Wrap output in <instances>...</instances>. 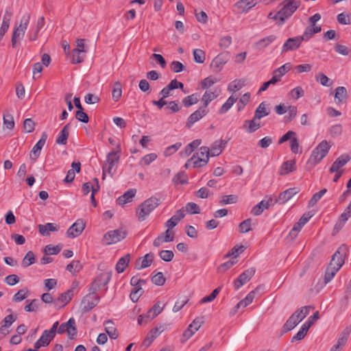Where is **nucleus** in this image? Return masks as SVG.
<instances>
[{
    "mask_svg": "<svg viewBox=\"0 0 351 351\" xmlns=\"http://www.w3.org/2000/svg\"><path fill=\"white\" fill-rule=\"evenodd\" d=\"M161 203L159 198L152 196L142 202L136 208V213L139 221H143Z\"/></svg>",
    "mask_w": 351,
    "mask_h": 351,
    "instance_id": "4",
    "label": "nucleus"
},
{
    "mask_svg": "<svg viewBox=\"0 0 351 351\" xmlns=\"http://www.w3.org/2000/svg\"><path fill=\"white\" fill-rule=\"evenodd\" d=\"M122 95V86L119 82H116L114 84L113 89L112 91V97L114 101H118Z\"/></svg>",
    "mask_w": 351,
    "mask_h": 351,
    "instance_id": "42",
    "label": "nucleus"
},
{
    "mask_svg": "<svg viewBox=\"0 0 351 351\" xmlns=\"http://www.w3.org/2000/svg\"><path fill=\"white\" fill-rule=\"evenodd\" d=\"M193 59L197 63H204L206 59L205 52L199 49L193 50Z\"/></svg>",
    "mask_w": 351,
    "mask_h": 351,
    "instance_id": "51",
    "label": "nucleus"
},
{
    "mask_svg": "<svg viewBox=\"0 0 351 351\" xmlns=\"http://www.w3.org/2000/svg\"><path fill=\"white\" fill-rule=\"evenodd\" d=\"M315 78L322 86H330L332 84V80L323 73H319Z\"/></svg>",
    "mask_w": 351,
    "mask_h": 351,
    "instance_id": "50",
    "label": "nucleus"
},
{
    "mask_svg": "<svg viewBox=\"0 0 351 351\" xmlns=\"http://www.w3.org/2000/svg\"><path fill=\"white\" fill-rule=\"evenodd\" d=\"M36 262V258L34 253L32 251H29L22 260V266L27 267Z\"/></svg>",
    "mask_w": 351,
    "mask_h": 351,
    "instance_id": "43",
    "label": "nucleus"
},
{
    "mask_svg": "<svg viewBox=\"0 0 351 351\" xmlns=\"http://www.w3.org/2000/svg\"><path fill=\"white\" fill-rule=\"evenodd\" d=\"M299 193V189L296 187L289 188L281 192L276 200V203L283 204L288 202L294 195Z\"/></svg>",
    "mask_w": 351,
    "mask_h": 351,
    "instance_id": "18",
    "label": "nucleus"
},
{
    "mask_svg": "<svg viewBox=\"0 0 351 351\" xmlns=\"http://www.w3.org/2000/svg\"><path fill=\"white\" fill-rule=\"evenodd\" d=\"M208 112V110L207 109L200 107L198 110H195L188 117L186 122V127L191 128L195 123L206 116Z\"/></svg>",
    "mask_w": 351,
    "mask_h": 351,
    "instance_id": "14",
    "label": "nucleus"
},
{
    "mask_svg": "<svg viewBox=\"0 0 351 351\" xmlns=\"http://www.w3.org/2000/svg\"><path fill=\"white\" fill-rule=\"evenodd\" d=\"M204 317H197L195 318L193 322L188 326L189 328H191L192 330H194V332L197 331L199 328L202 326V325L204 324Z\"/></svg>",
    "mask_w": 351,
    "mask_h": 351,
    "instance_id": "63",
    "label": "nucleus"
},
{
    "mask_svg": "<svg viewBox=\"0 0 351 351\" xmlns=\"http://www.w3.org/2000/svg\"><path fill=\"white\" fill-rule=\"evenodd\" d=\"M58 230L56 224L52 223H47L44 225H38V232L43 236H49V232H55Z\"/></svg>",
    "mask_w": 351,
    "mask_h": 351,
    "instance_id": "34",
    "label": "nucleus"
},
{
    "mask_svg": "<svg viewBox=\"0 0 351 351\" xmlns=\"http://www.w3.org/2000/svg\"><path fill=\"white\" fill-rule=\"evenodd\" d=\"M198 95L197 93L185 97L182 99V104L186 108H189L198 102Z\"/></svg>",
    "mask_w": 351,
    "mask_h": 351,
    "instance_id": "44",
    "label": "nucleus"
},
{
    "mask_svg": "<svg viewBox=\"0 0 351 351\" xmlns=\"http://www.w3.org/2000/svg\"><path fill=\"white\" fill-rule=\"evenodd\" d=\"M71 127V123H69L64 126L62 130L59 133L56 142L58 145H66L67 143V139L69 135V129Z\"/></svg>",
    "mask_w": 351,
    "mask_h": 351,
    "instance_id": "27",
    "label": "nucleus"
},
{
    "mask_svg": "<svg viewBox=\"0 0 351 351\" xmlns=\"http://www.w3.org/2000/svg\"><path fill=\"white\" fill-rule=\"evenodd\" d=\"M291 69V65L290 63H286L279 68L275 69L273 71V76L270 79L271 80H274V84H276L277 82L281 80V77L285 75L290 69Z\"/></svg>",
    "mask_w": 351,
    "mask_h": 351,
    "instance_id": "20",
    "label": "nucleus"
},
{
    "mask_svg": "<svg viewBox=\"0 0 351 351\" xmlns=\"http://www.w3.org/2000/svg\"><path fill=\"white\" fill-rule=\"evenodd\" d=\"M245 85L244 80H235L228 84V90L230 93H234L240 90Z\"/></svg>",
    "mask_w": 351,
    "mask_h": 351,
    "instance_id": "39",
    "label": "nucleus"
},
{
    "mask_svg": "<svg viewBox=\"0 0 351 351\" xmlns=\"http://www.w3.org/2000/svg\"><path fill=\"white\" fill-rule=\"evenodd\" d=\"M348 252L346 245L342 244L332 256V259L326 268L324 275V282L327 284L335 276L344 263L345 258Z\"/></svg>",
    "mask_w": 351,
    "mask_h": 351,
    "instance_id": "1",
    "label": "nucleus"
},
{
    "mask_svg": "<svg viewBox=\"0 0 351 351\" xmlns=\"http://www.w3.org/2000/svg\"><path fill=\"white\" fill-rule=\"evenodd\" d=\"M313 322L311 320H307L306 322H304L301 326L300 330L297 332V334L292 337L291 342L300 341L303 339L306 335L308 330H309Z\"/></svg>",
    "mask_w": 351,
    "mask_h": 351,
    "instance_id": "23",
    "label": "nucleus"
},
{
    "mask_svg": "<svg viewBox=\"0 0 351 351\" xmlns=\"http://www.w3.org/2000/svg\"><path fill=\"white\" fill-rule=\"evenodd\" d=\"M269 114V112L267 110L265 102H262L256 109L254 116L255 119H261V118L267 116Z\"/></svg>",
    "mask_w": 351,
    "mask_h": 351,
    "instance_id": "41",
    "label": "nucleus"
},
{
    "mask_svg": "<svg viewBox=\"0 0 351 351\" xmlns=\"http://www.w3.org/2000/svg\"><path fill=\"white\" fill-rule=\"evenodd\" d=\"M17 319V316L16 315H8L4 317L2 320L3 328H9Z\"/></svg>",
    "mask_w": 351,
    "mask_h": 351,
    "instance_id": "56",
    "label": "nucleus"
},
{
    "mask_svg": "<svg viewBox=\"0 0 351 351\" xmlns=\"http://www.w3.org/2000/svg\"><path fill=\"white\" fill-rule=\"evenodd\" d=\"M181 146H182V143L180 142H178L172 145L169 146L165 150L164 155L165 156H169L172 155L173 153L177 152L180 148Z\"/></svg>",
    "mask_w": 351,
    "mask_h": 351,
    "instance_id": "62",
    "label": "nucleus"
},
{
    "mask_svg": "<svg viewBox=\"0 0 351 351\" xmlns=\"http://www.w3.org/2000/svg\"><path fill=\"white\" fill-rule=\"evenodd\" d=\"M111 273H102L97 276L90 285L88 291L96 292L106 286L111 279Z\"/></svg>",
    "mask_w": 351,
    "mask_h": 351,
    "instance_id": "8",
    "label": "nucleus"
},
{
    "mask_svg": "<svg viewBox=\"0 0 351 351\" xmlns=\"http://www.w3.org/2000/svg\"><path fill=\"white\" fill-rule=\"evenodd\" d=\"M121 157V145H117V149L112 150L107 155L106 163L103 166V179L105 178V171H108L111 176L113 175L112 169L115 163H117Z\"/></svg>",
    "mask_w": 351,
    "mask_h": 351,
    "instance_id": "6",
    "label": "nucleus"
},
{
    "mask_svg": "<svg viewBox=\"0 0 351 351\" xmlns=\"http://www.w3.org/2000/svg\"><path fill=\"white\" fill-rule=\"evenodd\" d=\"M276 38V36L275 35H269L267 37H265L259 40H258L255 43V46L256 49L261 50L264 48L267 47L268 45H269L271 43H273Z\"/></svg>",
    "mask_w": 351,
    "mask_h": 351,
    "instance_id": "36",
    "label": "nucleus"
},
{
    "mask_svg": "<svg viewBox=\"0 0 351 351\" xmlns=\"http://www.w3.org/2000/svg\"><path fill=\"white\" fill-rule=\"evenodd\" d=\"M327 192L326 189H323L319 192L315 193L311 199L308 201V207L314 206L317 202L323 197V195Z\"/></svg>",
    "mask_w": 351,
    "mask_h": 351,
    "instance_id": "47",
    "label": "nucleus"
},
{
    "mask_svg": "<svg viewBox=\"0 0 351 351\" xmlns=\"http://www.w3.org/2000/svg\"><path fill=\"white\" fill-rule=\"evenodd\" d=\"M29 20L30 15L29 14L23 15L19 25L14 28L11 39L12 48H16L18 43L24 37Z\"/></svg>",
    "mask_w": 351,
    "mask_h": 351,
    "instance_id": "5",
    "label": "nucleus"
},
{
    "mask_svg": "<svg viewBox=\"0 0 351 351\" xmlns=\"http://www.w3.org/2000/svg\"><path fill=\"white\" fill-rule=\"evenodd\" d=\"M258 119H255V116H254L253 119L251 120H246L244 121L243 128L245 129L246 132L248 133H253L259 128H261V125L260 122H257Z\"/></svg>",
    "mask_w": 351,
    "mask_h": 351,
    "instance_id": "25",
    "label": "nucleus"
},
{
    "mask_svg": "<svg viewBox=\"0 0 351 351\" xmlns=\"http://www.w3.org/2000/svg\"><path fill=\"white\" fill-rule=\"evenodd\" d=\"M288 111V113H289V115L288 116H285V122H291L295 117H296V114H297V108L294 106H289L287 107V110Z\"/></svg>",
    "mask_w": 351,
    "mask_h": 351,
    "instance_id": "57",
    "label": "nucleus"
},
{
    "mask_svg": "<svg viewBox=\"0 0 351 351\" xmlns=\"http://www.w3.org/2000/svg\"><path fill=\"white\" fill-rule=\"evenodd\" d=\"M130 261V254H127L120 258L116 265V271L117 273L121 274L124 271L125 269L128 266Z\"/></svg>",
    "mask_w": 351,
    "mask_h": 351,
    "instance_id": "33",
    "label": "nucleus"
},
{
    "mask_svg": "<svg viewBox=\"0 0 351 351\" xmlns=\"http://www.w3.org/2000/svg\"><path fill=\"white\" fill-rule=\"evenodd\" d=\"M202 143L200 139H196L193 141L191 143L188 144L184 150L180 152V155L182 158H186L190 156L194 149L198 147Z\"/></svg>",
    "mask_w": 351,
    "mask_h": 351,
    "instance_id": "26",
    "label": "nucleus"
},
{
    "mask_svg": "<svg viewBox=\"0 0 351 351\" xmlns=\"http://www.w3.org/2000/svg\"><path fill=\"white\" fill-rule=\"evenodd\" d=\"M218 96L214 92L206 91L202 96V101L204 102L203 108L206 109L208 104Z\"/></svg>",
    "mask_w": 351,
    "mask_h": 351,
    "instance_id": "46",
    "label": "nucleus"
},
{
    "mask_svg": "<svg viewBox=\"0 0 351 351\" xmlns=\"http://www.w3.org/2000/svg\"><path fill=\"white\" fill-rule=\"evenodd\" d=\"M126 237V233L120 230H111L104 234V239L107 245L116 243Z\"/></svg>",
    "mask_w": 351,
    "mask_h": 351,
    "instance_id": "12",
    "label": "nucleus"
},
{
    "mask_svg": "<svg viewBox=\"0 0 351 351\" xmlns=\"http://www.w3.org/2000/svg\"><path fill=\"white\" fill-rule=\"evenodd\" d=\"M295 317L296 315L293 313L284 324L283 330L285 332L291 330L300 323Z\"/></svg>",
    "mask_w": 351,
    "mask_h": 351,
    "instance_id": "37",
    "label": "nucleus"
},
{
    "mask_svg": "<svg viewBox=\"0 0 351 351\" xmlns=\"http://www.w3.org/2000/svg\"><path fill=\"white\" fill-rule=\"evenodd\" d=\"M337 21L342 25L351 24V16L349 14L340 13L337 16Z\"/></svg>",
    "mask_w": 351,
    "mask_h": 351,
    "instance_id": "64",
    "label": "nucleus"
},
{
    "mask_svg": "<svg viewBox=\"0 0 351 351\" xmlns=\"http://www.w3.org/2000/svg\"><path fill=\"white\" fill-rule=\"evenodd\" d=\"M75 324V320L74 318H70L68 322L65 323H62L58 329V334H62L65 332H67L69 327H72L73 325Z\"/></svg>",
    "mask_w": 351,
    "mask_h": 351,
    "instance_id": "53",
    "label": "nucleus"
},
{
    "mask_svg": "<svg viewBox=\"0 0 351 351\" xmlns=\"http://www.w3.org/2000/svg\"><path fill=\"white\" fill-rule=\"evenodd\" d=\"M269 205V201L262 200L252 208L251 213L254 216H258L263 213L264 209H267Z\"/></svg>",
    "mask_w": 351,
    "mask_h": 351,
    "instance_id": "35",
    "label": "nucleus"
},
{
    "mask_svg": "<svg viewBox=\"0 0 351 351\" xmlns=\"http://www.w3.org/2000/svg\"><path fill=\"white\" fill-rule=\"evenodd\" d=\"M237 101V98L230 96L219 110V114H223L228 112Z\"/></svg>",
    "mask_w": 351,
    "mask_h": 351,
    "instance_id": "45",
    "label": "nucleus"
},
{
    "mask_svg": "<svg viewBox=\"0 0 351 351\" xmlns=\"http://www.w3.org/2000/svg\"><path fill=\"white\" fill-rule=\"evenodd\" d=\"M3 124L9 130H12L14 127V121L12 115L10 114H3Z\"/></svg>",
    "mask_w": 351,
    "mask_h": 351,
    "instance_id": "61",
    "label": "nucleus"
},
{
    "mask_svg": "<svg viewBox=\"0 0 351 351\" xmlns=\"http://www.w3.org/2000/svg\"><path fill=\"white\" fill-rule=\"evenodd\" d=\"M295 161L289 160L284 162L280 169L279 173L282 176L287 175L289 173L295 170Z\"/></svg>",
    "mask_w": 351,
    "mask_h": 351,
    "instance_id": "30",
    "label": "nucleus"
},
{
    "mask_svg": "<svg viewBox=\"0 0 351 351\" xmlns=\"http://www.w3.org/2000/svg\"><path fill=\"white\" fill-rule=\"evenodd\" d=\"M160 258L165 262H170L174 257V254L171 250H161L159 252Z\"/></svg>",
    "mask_w": 351,
    "mask_h": 351,
    "instance_id": "58",
    "label": "nucleus"
},
{
    "mask_svg": "<svg viewBox=\"0 0 351 351\" xmlns=\"http://www.w3.org/2000/svg\"><path fill=\"white\" fill-rule=\"evenodd\" d=\"M348 97V91L344 86H338L336 88L335 99L337 104L346 102Z\"/></svg>",
    "mask_w": 351,
    "mask_h": 351,
    "instance_id": "28",
    "label": "nucleus"
},
{
    "mask_svg": "<svg viewBox=\"0 0 351 351\" xmlns=\"http://www.w3.org/2000/svg\"><path fill=\"white\" fill-rule=\"evenodd\" d=\"M154 261L152 254H147L144 256L138 258L135 263L136 269H142L149 267Z\"/></svg>",
    "mask_w": 351,
    "mask_h": 351,
    "instance_id": "21",
    "label": "nucleus"
},
{
    "mask_svg": "<svg viewBox=\"0 0 351 351\" xmlns=\"http://www.w3.org/2000/svg\"><path fill=\"white\" fill-rule=\"evenodd\" d=\"M85 228L83 219H77L66 231L69 237L75 238L80 236Z\"/></svg>",
    "mask_w": 351,
    "mask_h": 351,
    "instance_id": "13",
    "label": "nucleus"
},
{
    "mask_svg": "<svg viewBox=\"0 0 351 351\" xmlns=\"http://www.w3.org/2000/svg\"><path fill=\"white\" fill-rule=\"evenodd\" d=\"M227 143L228 141L222 139L215 141L212 145L211 149H210V156L214 157L219 156L221 153L222 149L226 147Z\"/></svg>",
    "mask_w": 351,
    "mask_h": 351,
    "instance_id": "24",
    "label": "nucleus"
},
{
    "mask_svg": "<svg viewBox=\"0 0 351 351\" xmlns=\"http://www.w3.org/2000/svg\"><path fill=\"white\" fill-rule=\"evenodd\" d=\"M136 189H131L128 190L126 192L123 193V195H121L117 199V203L119 205H124L132 201V198L134 197L136 194Z\"/></svg>",
    "mask_w": 351,
    "mask_h": 351,
    "instance_id": "32",
    "label": "nucleus"
},
{
    "mask_svg": "<svg viewBox=\"0 0 351 351\" xmlns=\"http://www.w3.org/2000/svg\"><path fill=\"white\" fill-rule=\"evenodd\" d=\"M60 250L61 247L59 245H47L45 247L44 252L47 255H55L58 254Z\"/></svg>",
    "mask_w": 351,
    "mask_h": 351,
    "instance_id": "60",
    "label": "nucleus"
},
{
    "mask_svg": "<svg viewBox=\"0 0 351 351\" xmlns=\"http://www.w3.org/2000/svg\"><path fill=\"white\" fill-rule=\"evenodd\" d=\"M312 307L311 306H305L295 311L293 314L296 315V318L300 322L309 313V311Z\"/></svg>",
    "mask_w": 351,
    "mask_h": 351,
    "instance_id": "40",
    "label": "nucleus"
},
{
    "mask_svg": "<svg viewBox=\"0 0 351 351\" xmlns=\"http://www.w3.org/2000/svg\"><path fill=\"white\" fill-rule=\"evenodd\" d=\"M282 8L278 11L280 15V22H277L278 26H282L300 7V0H283L281 3Z\"/></svg>",
    "mask_w": 351,
    "mask_h": 351,
    "instance_id": "3",
    "label": "nucleus"
},
{
    "mask_svg": "<svg viewBox=\"0 0 351 351\" xmlns=\"http://www.w3.org/2000/svg\"><path fill=\"white\" fill-rule=\"evenodd\" d=\"M330 145L327 141L324 140L313 150L310 158L306 164V169L311 171L328 154Z\"/></svg>",
    "mask_w": 351,
    "mask_h": 351,
    "instance_id": "2",
    "label": "nucleus"
},
{
    "mask_svg": "<svg viewBox=\"0 0 351 351\" xmlns=\"http://www.w3.org/2000/svg\"><path fill=\"white\" fill-rule=\"evenodd\" d=\"M256 3L254 0H240L235 3V6L240 10L241 12H247L250 9L254 7Z\"/></svg>",
    "mask_w": 351,
    "mask_h": 351,
    "instance_id": "31",
    "label": "nucleus"
},
{
    "mask_svg": "<svg viewBox=\"0 0 351 351\" xmlns=\"http://www.w3.org/2000/svg\"><path fill=\"white\" fill-rule=\"evenodd\" d=\"M221 289V287H219L216 288L215 289H214L209 295L204 297L200 300V303L204 304V303L210 302H212L213 300H214L216 298L217 295L220 292Z\"/></svg>",
    "mask_w": 351,
    "mask_h": 351,
    "instance_id": "54",
    "label": "nucleus"
},
{
    "mask_svg": "<svg viewBox=\"0 0 351 351\" xmlns=\"http://www.w3.org/2000/svg\"><path fill=\"white\" fill-rule=\"evenodd\" d=\"M237 200L238 197L235 195H223L221 197V199L219 200V204L221 205L235 204L237 203Z\"/></svg>",
    "mask_w": 351,
    "mask_h": 351,
    "instance_id": "49",
    "label": "nucleus"
},
{
    "mask_svg": "<svg viewBox=\"0 0 351 351\" xmlns=\"http://www.w3.org/2000/svg\"><path fill=\"white\" fill-rule=\"evenodd\" d=\"M152 281L157 286H162L165 284L166 278L162 272H158L152 278Z\"/></svg>",
    "mask_w": 351,
    "mask_h": 351,
    "instance_id": "59",
    "label": "nucleus"
},
{
    "mask_svg": "<svg viewBox=\"0 0 351 351\" xmlns=\"http://www.w3.org/2000/svg\"><path fill=\"white\" fill-rule=\"evenodd\" d=\"M350 158L347 154H343L340 156L337 160L332 163L330 167L329 171L330 173H335L339 171V169L343 167L349 160Z\"/></svg>",
    "mask_w": 351,
    "mask_h": 351,
    "instance_id": "22",
    "label": "nucleus"
},
{
    "mask_svg": "<svg viewBox=\"0 0 351 351\" xmlns=\"http://www.w3.org/2000/svg\"><path fill=\"white\" fill-rule=\"evenodd\" d=\"M100 300V297L96 294V292L88 291L82 300V310L84 312H89L97 305Z\"/></svg>",
    "mask_w": 351,
    "mask_h": 351,
    "instance_id": "7",
    "label": "nucleus"
},
{
    "mask_svg": "<svg viewBox=\"0 0 351 351\" xmlns=\"http://www.w3.org/2000/svg\"><path fill=\"white\" fill-rule=\"evenodd\" d=\"M351 332V325L346 327L341 332L337 343L332 347L330 351H339V348L346 345Z\"/></svg>",
    "mask_w": 351,
    "mask_h": 351,
    "instance_id": "16",
    "label": "nucleus"
},
{
    "mask_svg": "<svg viewBox=\"0 0 351 351\" xmlns=\"http://www.w3.org/2000/svg\"><path fill=\"white\" fill-rule=\"evenodd\" d=\"M47 139V134L45 132L42 133L41 137L39 141L36 143V144L33 147L30 157L32 159L36 160L38 157L40 156V151L43 146L45 145L46 141Z\"/></svg>",
    "mask_w": 351,
    "mask_h": 351,
    "instance_id": "17",
    "label": "nucleus"
},
{
    "mask_svg": "<svg viewBox=\"0 0 351 351\" xmlns=\"http://www.w3.org/2000/svg\"><path fill=\"white\" fill-rule=\"evenodd\" d=\"M185 210L190 214H198L200 213L199 206L194 202H189L186 204Z\"/></svg>",
    "mask_w": 351,
    "mask_h": 351,
    "instance_id": "55",
    "label": "nucleus"
},
{
    "mask_svg": "<svg viewBox=\"0 0 351 351\" xmlns=\"http://www.w3.org/2000/svg\"><path fill=\"white\" fill-rule=\"evenodd\" d=\"M195 155L196 156V158L194 162V166L204 167L208 163L209 157L210 156V149L206 146H202Z\"/></svg>",
    "mask_w": 351,
    "mask_h": 351,
    "instance_id": "11",
    "label": "nucleus"
},
{
    "mask_svg": "<svg viewBox=\"0 0 351 351\" xmlns=\"http://www.w3.org/2000/svg\"><path fill=\"white\" fill-rule=\"evenodd\" d=\"M229 59L230 53L228 51L220 53L211 62V69L215 73L221 71Z\"/></svg>",
    "mask_w": 351,
    "mask_h": 351,
    "instance_id": "9",
    "label": "nucleus"
},
{
    "mask_svg": "<svg viewBox=\"0 0 351 351\" xmlns=\"http://www.w3.org/2000/svg\"><path fill=\"white\" fill-rule=\"evenodd\" d=\"M85 52L84 49H74L72 51L71 62L73 64H79L84 60V55L82 54Z\"/></svg>",
    "mask_w": 351,
    "mask_h": 351,
    "instance_id": "38",
    "label": "nucleus"
},
{
    "mask_svg": "<svg viewBox=\"0 0 351 351\" xmlns=\"http://www.w3.org/2000/svg\"><path fill=\"white\" fill-rule=\"evenodd\" d=\"M252 226V219H247L242 222H241L239 225V232L241 233H247L251 230Z\"/></svg>",
    "mask_w": 351,
    "mask_h": 351,
    "instance_id": "52",
    "label": "nucleus"
},
{
    "mask_svg": "<svg viewBox=\"0 0 351 351\" xmlns=\"http://www.w3.org/2000/svg\"><path fill=\"white\" fill-rule=\"evenodd\" d=\"M256 269L254 267L249 268L241 273L239 277L234 280L233 284L236 290H238L243 285L246 284L255 274Z\"/></svg>",
    "mask_w": 351,
    "mask_h": 351,
    "instance_id": "10",
    "label": "nucleus"
},
{
    "mask_svg": "<svg viewBox=\"0 0 351 351\" xmlns=\"http://www.w3.org/2000/svg\"><path fill=\"white\" fill-rule=\"evenodd\" d=\"M302 42L299 36L288 38L282 45V53L298 49L300 47Z\"/></svg>",
    "mask_w": 351,
    "mask_h": 351,
    "instance_id": "15",
    "label": "nucleus"
},
{
    "mask_svg": "<svg viewBox=\"0 0 351 351\" xmlns=\"http://www.w3.org/2000/svg\"><path fill=\"white\" fill-rule=\"evenodd\" d=\"M104 325L105 326V331L108 335L112 339H116L119 337L117 330L114 327V322L111 319L106 320Z\"/></svg>",
    "mask_w": 351,
    "mask_h": 351,
    "instance_id": "29",
    "label": "nucleus"
},
{
    "mask_svg": "<svg viewBox=\"0 0 351 351\" xmlns=\"http://www.w3.org/2000/svg\"><path fill=\"white\" fill-rule=\"evenodd\" d=\"M72 296L73 291L71 289L61 293L60 295L56 299L55 308L59 309L64 307L71 300Z\"/></svg>",
    "mask_w": 351,
    "mask_h": 351,
    "instance_id": "19",
    "label": "nucleus"
},
{
    "mask_svg": "<svg viewBox=\"0 0 351 351\" xmlns=\"http://www.w3.org/2000/svg\"><path fill=\"white\" fill-rule=\"evenodd\" d=\"M82 268V265L80 261H73L66 266V270L72 274H76L79 272Z\"/></svg>",
    "mask_w": 351,
    "mask_h": 351,
    "instance_id": "48",
    "label": "nucleus"
}]
</instances>
